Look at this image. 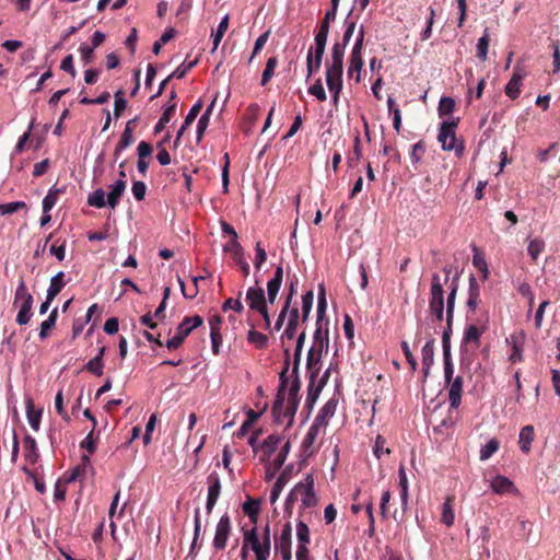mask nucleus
Here are the masks:
<instances>
[{"mask_svg":"<svg viewBox=\"0 0 560 560\" xmlns=\"http://www.w3.org/2000/svg\"><path fill=\"white\" fill-rule=\"evenodd\" d=\"M445 273L442 280L439 273H433L431 279L429 312L434 315L435 320L441 323L444 317V289L443 285L450 282L452 267L445 266L443 268Z\"/></svg>","mask_w":560,"mask_h":560,"instance_id":"nucleus-3","label":"nucleus"},{"mask_svg":"<svg viewBox=\"0 0 560 560\" xmlns=\"http://www.w3.org/2000/svg\"><path fill=\"white\" fill-rule=\"evenodd\" d=\"M176 106H177L176 102H173L164 108L158 124L154 127V133L161 132L164 129L165 125L171 121V119L175 115Z\"/></svg>","mask_w":560,"mask_h":560,"instance_id":"nucleus-34","label":"nucleus"},{"mask_svg":"<svg viewBox=\"0 0 560 560\" xmlns=\"http://www.w3.org/2000/svg\"><path fill=\"white\" fill-rule=\"evenodd\" d=\"M259 279L255 280V287H249L246 291V302L249 310L257 311L267 305L268 299L265 296V291L259 287Z\"/></svg>","mask_w":560,"mask_h":560,"instance_id":"nucleus-13","label":"nucleus"},{"mask_svg":"<svg viewBox=\"0 0 560 560\" xmlns=\"http://www.w3.org/2000/svg\"><path fill=\"white\" fill-rule=\"evenodd\" d=\"M322 62H317L313 59V47L308 49L307 57H306V70H307V78L312 77L314 73H316L320 69Z\"/></svg>","mask_w":560,"mask_h":560,"instance_id":"nucleus-60","label":"nucleus"},{"mask_svg":"<svg viewBox=\"0 0 560 560\" xmlns=\"http://www.w3.org/2000/svg\"><path fill=\"white\" fill-rule=\"evenodd\" d=\"M202 109V102L198 101L196 104L192 105L190 108L188 115L186 116L184 120V128H189L190 125L195 121L197 116L200 114Z\"/></svg>","mask_w":560,"mask_h":560,"instance_id":"nucleus-59","label":"nucleus"},{"mask_svg":"<svg viewBox=\"0 0 560 560\" xmlns=\"http://www.w3.org/2000/svg\"><path fill=\"white\" fill-rule=\"evenodd\" d=\"M361 158H362L361 140H360L359 132H357V135L354 137V143H353V152L348 155L347 163L350 167H353L361 160Z\"/></svg>","mask_w":560,"mask_h":560,"instance_id":"nucleus-45","label":"nucleus"},{"mask_svg":"<svg viewBox=\"0 0 560 560\" xmlns=\"http://www.w3.org/2000/svg\"><path fill=\"white\" fill-rule=\"evenodd\" d=\"M454 410L448 408L447 415L440 421L439 424L433 427V432L441 435H450V430L456 424L457 418L454 416Z\"/></svg>","mask_w":560,"mask_h":560,"instance_id":"nucleus-28","label":"nucleus"},{"mask_svg":"<svg viewBox=\"0 0 560 560\" xmlns=\"http://www.w3.org/2000/svg\"><path fill=\"white\" fill-rule=\"evenodd\" d=\"M455 109V101L450 96L441 97L438 106L440 117L451 115Z\"/></svg>","mask_w":560,"mask_h":560,"instance_id":"nucleus-47","label":"nucleus"},{"mask_svg":"<svg viewBox=\"0 0 560 560\" xmlns=\"http://www.w3.org/2000/svg\"><path fill=\"white\" fill-rule=\"evenodd\" d=\"M526 72L521 67H515L513 74L505 85L504 92L511 100L518 97L521 93L522 81L525 78Z\"/></svg>","mask_w":560,"mask_h":560,"instance_id":"nucleus-17","label":"nucleus"},{"mask_svg":"<svg viewBox=\"0 0 560 560\" xmlns=\"http://www.w3.org/2000/svg\"><path fill=\"white\" fill-rule=\"evenodd\" d=\"M223 250L232 254V258L238 265L243 276L247 277L249 275V265L244 258V249L238 241L231 240L224 245Z\"/></svg>","mask_w":560,"mask_h":560,"instance_id":"nucleus-15","label":"nucleus"},{"mask_svg":"<svg viewBox=\"0 0 560 560\" xmlns=\"http://www.w3.org/2000/svg\"><path fill=\"white\" fill-rule=\"evenodd\" d=\"M308 93L314 95L320 102H325L327 100V95L320 79H317L316 82L310 86Z\"/></svg>","mask_w":560,"mask_h":560,"instance_id":"nucleus-58","label":"nucleus"},{"mask_svg":"<svg viewBox=\"0 0 560 560\" xmlns=\"http://www.w3.org/2000/svg\"><path fill=\"white\" fill-rule=\"evenodd\" d=\"M61 190L58 188H50L48 194L43 199V212H49L56 205Z\"/></svg>","mask_w":560,"mask_h":560,"instance_id":"nucleus-46","label":"nucleus"},{"mask_svg":"<svg viewBox=\"0 0 560 560\" xmlns=\"http://www.w3.org/2000/svg\"><path fill=\"white\" fill-rule=\"evenodd\" d=\"M85 370L90 373L101 376L103 374L104 363L100 361V358H93L85 364Z\"/></svg>","mask_w":560,"mask_h":560,"instance_id":"nucleus-61","label":"nucleus"},{"mask_svg":"<svg viewBox=\"0 0 560 560\" xmlns=\"http://www.w3.org/2000/svg\"><path fill=\"white\" fill-rule=\"evenodd\" d=\"M281 442V436L277 434H270L267 436V439L262 442L261 448L264 452L265 457L262 460L269 459V457L276 452L279 443Z\"/></svg>","mask_w":560,"mask_h":560,"instance_id":"nucleus-36","label":"nucleus"},{"mask_svg":"<svg viewBox=\"0 0 560 560\" xmlns=\"http://www.w3.org/2000/svg\"><path fill=\"white\" fill-rule=\"evenodd\" d=\"M290 447H291L290 442L287 441L284 443V445L281 447V450L279 451V453L277 454V456L275 457V459L272 462V466H275V471L280 470V468L284 464V462L288 457V454L290 452Z\"/></svg>","mask_w":560,"mask_h":560,"instance_id":"nucleus-54","label":"nucleus"},{"mask_svg":"<svg viewBox=\"0 0 560 560\" xmlns=\"http://www.w3.org/2000/svg\"><path fill=\"white\" fill-rule=\"evenodd\" d=\"M242 296V291L238 292L237 294V299L234 300L232 298L228 299L223 305H222V311L223 312H226L229 310H233L235 311L236 313H242L243 310H244V306L240 300V298Z\"/></svg>","mask_w":560,"mask_h":560,"instance_id":"nucleus-55","label":"nucleus"},{"mask_svg":"<svg viewBox=\"0 0 560 560\" xmlns=\"http://www.w3.org/2000/svg\"><path fill=\"white\" fill-rule=\"evenodd\" d=\"M229 27V15H225L218 25L215 34H213V47L212 52L217 50L220 42L222 40L226 30Z\"/></svg>","mask_w":560,"mask_h":560,"instance_id":"nucleus-49","label":"nucleus"},{"mask_svg":"<svg viewBox=\"0 0 560 560\" xmlns=\"http://www.w3.org/2000/svg\"><path fill=\"white\" fill-rule=\"evenodd\" d=\"M450 292L446 301V328L444 334L452 335L453 317L455 310V300L458 290V276H455L450 283Z\"/></svg>","mask_w":560,"mask_h":560,"instance_id":"nucleus-14","label":"nucleus"},{"mask_svg":"<svg viewBox=\"0 0 560 560\" xmlns=\"http://www.w3.org/2000/svg\"><path fill=\"white\" fill-rule=\"evenodd\" d=\"M203 323V319L199 315L194 316H186L182 323L176 327V334L185 340L186 337L189 336V334L196 329L197 327L201 326Z\"/></svg>","mask_w":560,"mask_h":560,"instance_id":"nucleus-22","label":"nucleus"},{"mask_svg":"<svg viewBox=\"0 0 560 560\" xmlns=\"http://www.w3.org/2000/svg\"><path fill=\"white\" fill-rule=\"evenodd\" d=\"M349 16H350V14L347 16V19L343 22L345 32L342 35V42L341 43L336 42L334 44V46L331 48L330 60H334L335 52L337 51L339 54L338 56H339L340 62L343 63L345 49H346L347 45L349 44V42L354 33L355 26H357L355 21L350 20Z\"/></svg>","mask_w":560,"mask_h":560,"instance_id":"nucleus-12","label":"nucleus"},{"mask_svg":"<svg viewBox=\"0 0 560 560\" xmlns=\"http://www.w3.org/2000/svg\"><path fill=\"white\" fill-rule=\"evenodd\" d=\"M337 405L338 400L334 397L327 400L326 404L318 411L314 422L322 428H326L328 425L330 418H332V416L336 412Z\"/></svg>","mask_w":560,"mask_h":560,"instance_id":"nucleus-20","label":"nucleus"},{"mask_svg":"<svg viewBox=\"0 0 560 560\" xmlns=\"http://www.w3.org/2000/svg\"><path fill=\"white\" fill-rule=\"evenodd\" d=\"M292 526L288 522L284 524L279 537L275 538V548L277 551L291 550Z\"/></svg>","mask_w":560,"mask_h":560,"instance_id":"nucleus-26","label":"nucleus"},{"mask_svg":"<svg viewBox=\"0 0 560 560\" xmlns=\"http://www.w3.org/2000/svg\"><path fill=\"white\" fill-rule=\"evenodd\" d=\"M364 66L362 59V50H351L349 67H348V77L350 79H354L355 83L361 81V70Z\"/></svg>","mask_w":560,"mask_h":560,"instance_id":"nucleus-21","label":"nucleus"},{"mask_svg":"<svg viewBox=\"0 0 560 560\" xmlns=\"http://www.w3.org/2000/svg\"><path fill=\"white\" fill-rule=\"evenodd\" d=\"M284 368L279 375L280 384L272 406V416L275 422L278 424H282L285 420H288L287 427L289 428L293 424L294 416L300 404L299 392L301 388V382L298 376V373L293 374L295 377L291 382L287 398V405L284 407L285 392L289 383L287 373L289 371L290 365V349H284Z\"/></svg>","mask_w":560,"mask_h":560,"instance_id":"nucleus-1","label":"nucleus"},{"mask_svg":"<svg viewBox=\"0 0 560 560\" xmlns=\"http://www.w3.org/2000/svg\"><path fill=\"white\" fill-rule=\"evenodd\" d=\"M459 118L443 121L439 129L438 141L444 151H455L456 156L460 158L465 151V144L463 141L457 142L456 128L458 126Z\"/></svg>","mask_w":560,"mask_h":560,"instance_id":"nucleus-4","label":"nucleus"},{"mask_svg":"<svg viewBox=\"0 0 560 560\" xmlns=\"http://www.w3.org/2000/svg\"><path fill=\"white\" fill-rule=\"evenodd\" d=\"M277 66H278L277 57H270L267 60L266 68H265L264 72H262V75H261V82H260L261 85H266L271 80V78L275 74V69H276Z\"/></svg>","mask_w":560,"mask_h":560,"instance_id":"nucleus-52","label":"nucleus"},{"mask_svg":"<svg viewBox=\"0 0 560 560\" xmlns=\"http://www.w3.org/2000/svg\"><path fill=\"white\" fill-rule=\"evenodd\" d=\"M448 385V401L451 409H458L462 404L464 378L457 375Z\"/></svg>","mask_w":560,"mask_h":560,"instance_id":"nucleus-18","label":"nucleus"},{"mask_svg":"<svg viewBox=\"0 0 560 560\" xmlns=\"http://www.w3.org/2000/svg\"><path fill=\"white\" fill-rule=\"evenodd\" d=\"M283 281V268L279 265L273 273V277L267 282V299L270 304H273L280 291Z\"/></svg>","mask_w":560,"mask_h":560,"instance_id":"nucleus-19","label":"nucleus"},{"mask_svg":"<svg viewBox=\"0 0 560 560\" xmlns=\"http://www.w3.org/2000/svg\"><path fill=\"white\" fill-rule=\"evenodd\" d=\"M336 51L334 60L326 61V84L331 94H340L342 90L343 63Z\"/></svg>","mask_w":560,"mask_h":560,"instance_id":"nucleus-6","label":"nucleus"},{"mask_svg":"<svg viewBox=\"0 0 560 560\" xmlns=\"http://www.w3.org/2000/svg\"><path fill=\"white\" fill-rule=\"evenodd\" d=\"M196 65H197V59L189 61L187 63L184 62L173 71L171 77L176 78V79H183L187 74V72L190 71Z\"/></svg>","mask_w":560,"mask_h":560,"instance_id":"nucleus-64","label":"nucleus"},{"mask_svg":"<svg viewBox=\"0 0 560 560\" xmlns=\"http://www.w3.org/2000/svg\"><path fill=\"white\" fill-rule=\"evenodd\" d=\"M242 530L244 536L241 549L242 560H247L249 550H252L257 557V550H264L259 545V535L257 527H253L252 529L243 528Z\"/></svg>","mask_w":560,"mask_h":560,"instance_id":"nucleus-10","label":"nucleus"},{"mask_svg":"<svg viewBox=\"0 0 560 560\" xmlns=\"http://www.w3.org/2000/svg\"><path fill=\"white\" fill-rule=\"evenodd\" d=\"M126 179H118L112 187L110 191L107 194V205L115 209L119 203L121 196L126 190Z\"/></svg>","mask_w":560,"mask_h":560,"instance_id":"nucleus-27","label":"nucleus"},{"mask_svg":"<svg viewBox=\"0 0 560 560\" xmlns=\"http://www.w3.org/2000/svg\"><path fill=\"white\" fill-rule=\"evenodd\" d=\"M489 316L486 313L483 319H478L475 324L468 325L464 330L463 343H474L480 346V337L488 328Z\"/></svg>","mask_w":560,"mask_h":560,"instance_id":"nucleus-9","label":"nucleus"},{"mask_svg":"<svg viewBox=\"0 0 560 560\" xmlns=\"http://www.w3.org/2000/svg\"><path fill=\"white\" fill-rule=\"evenodd\" d=\"M57 318H58V308L55 307L50 312V314L47 317V319H45L40 324V331H39V338L40 339H46L48 337L49 330L55 327Z\"/></svg>","mask_w":560,"mask_h":560,"instance_id":"nucleus-40","label":"nucleus"},{"mask_svg":"<svg viewBox=\"0 0 560 560\" xmlns=\"http://www.w3.org/2000/svg\"><path fill=\"white\" fill-rule=\"evenodd\" d=\"M535 439L534 427L528 424L521 429L518 435L520 448L523 453L528 454L532 450V443Z\"/></svg>","mask_w":560,"mask_h":560,"instance_id":"nucleus-29","label":"nucleus"},{"mask_svg":"<svg viewBox=\"0 0 560 560\" xmlns=\"http://www.w3.org/2000/svg\"><path fill=\"white\" fill-rule=\"evenodd\" d=\"M127 107V101L124 98V92L121 90L115 93V106H114V115L116 118L120 117L122 112Z\"/></svg>","mask_w":560,"mask_h":560,"instance_id":"nucleus-56","label":"nucleus"},{"mask_svg":"<svg viewBox=\"0 0 560 560\" xmlns=\"http://www.w3.org/2000/svg\"><path fill=\"white\" fill-rule=\"evenodd\" d=\"M314 302V292L312 290H308L302 295V315L301 319L302 323H305L308 319L310 313L313 307Z\"/></svg>","mask_w":560,"mask_h":560,"instance_id":"nucleus-44","label":"nucleus"},{"mask_svg":"<svg viewBox=\"0 0 560 560\" xmlns=\"http://www.w3.org/2000/svg\"><path fill=\"white\" fill-rule=\"evenodd\" d=\"M292 470H293V465H289L280 472L279 477L277 478V480L270 491V502L271 503H275L278 500L282 489L288 483V481L291 479Z\"/></svg>","mask_w":560,"mask_h":560,"instance_id":"nucleus-23","label":"nucleus"},{"mask_svg":"<svg viewBox=\"0 0 560 560\" xmlns=\"http://www.w3.org/2000/svg\"><path fill=\"white\" fill-rule=\"evenodd\" d=\"M65 272L63 271H59L58 273H56L51 279H50V284H49V288L47 290V299L48 301H54L55 298L61 292V290L65 288L66 285V281H65Z\"/></svg>","mask_w":560,"mask_h":560,"instance_id":"nucleus-31","label":"nucleus"},{"mask_svg":"<svg viewBox=\"0 0 560 560\" xmlns=\"http://www.w3.org/2000/svg\"><path fill=\"white\" fill-rule=\"evenodd\" d=\"M232 533L231 518L228 513L223 514L215 528V535L213 538V548L215 550H224Z\"/></svg>","mask_w":560,"mask_h":560,"instance_id":"nucleus-7","label":"nucleus"},{"mask_svg":"<svg viewBox=\"0 0 560 560\" xmlns=\"http://www.w3.org/2000/svg\"><path fill=\"white\" fill-rule=\"evenodd\" d=\"M314 483L315 481L312 474H307L302 481L296 483V491H299V497L301 495L303 508H313L317 504Z\"/></svg>","mask_w":560,"mask_h":560,"instance_id":"nucleus-8","label":"nucleus"},{"mask_svg":"<svg viewBox=\"0 0 560 560\" xmlns=\"http://www.w3.org/2000/svg\"><path fill=\"white\" fill-rule=\"evenodd\" d=\"M207 483H208V494H207V503H206V510L207 513L210 514L217 504V501L221 493V480L219 477V474L215 471H212L207 477Z\"/></svg>","mask_w":560,"mask_h":560,"instance_id":"nucleus-11","label":"nucleus"},{"mask_svg":"<svg viewBox=\"0 0 560 560\" xmlns=\"http://www.w3.org/2000/svg\"><path fill=\"white\" fill-rule=\"evenodd\" d=\"M26 209V203L24 201H13L8 203H0V214H12L20 210Z\"/></svg>","mask_w":560,"mask_h":560,"instance_id":"nucleus-53","label":"nucleus"},{"mask_svg":"<svg viewBox=\"0 0 560 560\" xmlns=\"http://www.w3.org/2000/svg\"><path fill=\"white\" fill-rule=\"evenodd\" d=\"M131 191L137 201H142L145 197L147 185L141 180H135L131 187Z\"/></svg>","mask_w":560,"mask_h":560,"instance_id":"nucleus-62","label":"nucleus"},{"mask_svg":"<svg viewBox=\"0 0 560 560\" xmlns=\"http://www.w3.org/2000/svg\"><path fill=\"white\" fill-rule=\"evenodd\" d=\"M329 337L325 336L320 330H315L313 335V343L307 351L306 371L311 378V392L318 373L322 370V357L328 352Z\"/></svg>","mask_w":560,"mask_h":560,"instance_id":"nucleus-2","label":"nucleus"},{"mask_svg":"<svg viewBox=\"0 0 560 560\" xmlns=\"http://www.w3.org/2000/svg\"><path fill=\"white\" fill-rule=\"evenodd\" d=\"M491 488L495 493L503 494L514 490V483L504 476H497L491 481Z\"/></svg>","mask_w":560,"mask_h":560,"instance_id":"nucleus-33","label":"nucleus"},{"mask_svg":"<svg viewBox=\"0 0 560 560\" xmlns=\"http://www.w3.org/2000/svg\"><path fill=\"white\" fill-rule=\"evenodd\" d=\"M329 375H330V368H328L323 376L317 381L314 382L313 384V387H312V392H311V378H308V386H307V397H306V402L310 404V405H313L316 399L318 398L323 387L325 386V384L327 383L328 378H329Z\"/></svg>","mask_w":560,"mask_h":560,"instance_id":"nucleus-25","label":"nucleus"},{"mask_svg":"<svg viewBox=\"0 0 560 560\" xmlns=\"http://www.w3.org/2000/svg\"><path fill=\"white\" fill-rule=\"evenodd\" d=\"M135 141L133 133L128 131H122L120 139L114 150V158L117 160L120 155V153L130 147Z\"/></svg>","mask_w":560,"mask_h":560,"instance_id":"nucleus-43","label":"nucleus"},{"mask_svg":"<svg viewBox=\"0 0 560 560\" xmlns=\"http://www.w3.org/2000/svg\"><path fill=\"white\" fill-rule=\"evenodd\" d=\"M545 249V242L541 238H534L527 246V253L530 258L536 261L540 253Z\"/></svg>","mask_w":560,"mask_h":560,"instance_id":"nucleus-50","label":"nucleus"},{"mask_svg":"<svg viewBox=\"0 0 560 560\" xmlns=\"http://www.w3.org/2000/svg\"><path fill=\"white\" fill-rule=\"evenodd\" d=\"M255 253H256V255H255L254 266H255L256 271H259L262 264L267 260V253H266L265 248L261 246L260 242L256 243Z\"/></svg>","mask_w":560,"mask_h":560,"instance_id":"nucleus-57","label":"nucleus"},{"mask_svg":"<svg viewBox=\"0 0 560 560\" xmlns=\"http://www.w3.org/2000/svg\"><path fill=\"white\" fill-rule=\"evenodd\" d=\"M306 340V332L303 330L296 338V345L294 350V360H293V368H292V374H296L299 372L301 357H302V350L304 342Z\"/></svg>","mask_w":560,"mask_h":560,"instance_id":"nucleus-37","label":"nucleus"},{"mask_svg":"<svg viewBox=\"0 0 560 560\" xmlns=\"http://www.w3.org/2000/svg\"><path fill=\"white\" fill-rule=\"evenodd\" d=\"M434 348H435V339L430 335L428 341L422 347L421 350V361L422 365H433L434 362Z\"/></svg>","mask_w":560,"mask_h":560,"instance_id":"nucleus-35","label":"nucleus"},{"mask_svg":"<svg viewBox=\"0 0 560 560\" xmlns=\"http://www.w3.org/2000/svg\"><path fill=\"white\" fill-rule=\"evenodd\" d=\"M254 325H252V329L247 334V341L254 345L257 349H265L268 345V337L254 329Z\"/></svg>","mask_w":560,"mask_h":560,"instance_id":"nucleus-38","label":"nucleus"},{"mask_svg":"<svg viewBox=\"0 0 560 560\" xmlns=\"http://www.w3.org/2000/svg\"><path fill=\"white\" fill-rule=\"evenodd\" d=\"M296 536L299 541L298 546L307 547L310 544V529L308 526L302 521L296 524Z\"/></svg>","mask_w":560,"mask_h":560,"instance_id":"nucleus-51","label":"nucleus"},{"mask_svg":"<svg viewBox=\"0 0 560 560\" xmlns=\"http://www.w3.org/2000/svg\"><path fill=\"white\" fill-rule=\"evenodd\" d=\"M26 417L31 428L38 431L40 427L42 410H36L32 399L26 401Z\"/></svg>","mask_w":560,"mask_h":560,"instance_id":"nucleus-32","label":"nucleus"},{"mask_svg":"<svg viewBox=\"0 0 560 560\" xmlns=\"http://www.w3.org/2000/svg\"><path fill=\"white\" fill-rule=\"evenodd\" d=\"M85 474H86V471H85L84 467L77 466L70 472L66 474L62 479L67 483H70L75 480H81L82 478H84Z\"/></svg>","mask_w":560,"mask_h":560,"instance_id":"nucleus-63","label":"nucleus"},{"mask_svg":"<svg viewBox=\"0 0 560 560\" xmlns=\"http://www.w3.org/2000/svg\"><path fill=\"white\" fill-rule=\"evenodd\" d=\"M33 301V295L28 292L24 280L21 279L14 294V305L20 306L16 315L19 325H26L31 320Z\"/></svg>","mask_w":560,"mask_h":560,"instance_id":"nucleus-5","label":"nucleus"},{"mask_svg":"<svg viewBox=\"0 0 560 560\" xmlns=\"http://www.w3.org/2000/svg\"><path fill=\"white\" fill-rule=\"evenodd\" d=\"M489 43H490L489 31H488V28H486L483 31L482 36L478 39V43H477V57L481 61H486L488 58Z\"/></svg>","mask_w":560,"mask_h":560,"instance_id":"nucleus-42","label":"nucleus"},{"mask_svg":"<svg viewBox=\"0 0 560 560\" xmlns=\"http://www.w3.org/2000/svg\"><path fill=\"white\" fill-rule=\"evenodd\" d=\"M500 447V441L495 438L488 441L487 444L481 446L479 458L480 460L485 462L488 460L494 453L498 452Z\"/></svg>","mask_w":560,"mask_h":560,"instance_id":"nucleus-41","label":"nucleus"},{"mask_svg":"<svg viewBox=\"0 0 560 560\" xmlns=\"http://www.w3.org/2000/svg\"><path fill=\"white\" fill-rule=\"evenodd\" d=\"M453 500V497H447L442 505L441 522L446 526H452L454 524V512L452 506Z\"/></svg>","mask_w":560,"mask_h":560,"instance_id":"nucleus-39","label":"nucleus"},{"mask_svg":"<svg viewBox=\"0 0 560 560\" xmlns=\"http://www.w3.org/2000/svg\"><path fill=\"white\" fill-rule=\"evenodd\" d=\"M326 307H327V302H326L325 289H324V285L320 284L319 293H318V301H317V318H316V329L315 330H320L323 334H325V336L329 337V329H328L329 320L325 317Z\"/></svg>","mask_w":560,"mask_h":560,"instance_id":"nucleus-16","label":"nucleus"},{"mask_svg":"<svg viewBox=\"0 0 560 560\" xmlns=\"http://www.w3.org/2000/svg\"><path fill=\"white\" fill-rule=\"evenodd\" d=\"M88 203L89 206L95 207V208H104L107 203V200H105V192L102 188H98L94 190L92 194L88 197Z\"/></svg>","mask_w":560,"mask_h":560,"instance_id":"nucleus-48","label":"nucleus"},{"mask_svg":"<svg viewBox=\"0 0 560 560\" xmlns=\"http://www.w3.org/2000/svg\"><path fill=\"white\" fill-rule=\"evenodd\" d=\"M23 446L25 460L34 465L39 458L36 440L27 434L23 440Z\"/></svg>","mask_w":560,"mask_h":560,"instance_id":"nucleus-30","label":"nucleus"},{"mask_svg":"<svg viewBox=\"0 0 560 560\" xmlns=\"http://www.w3.org/2000/svg\"><path fill=\"white\" fill-rule=\"evenodd\" d=\"M299 319H300L299 308H298V306H293L290 310L287 326L280 337L282 342H284L285 339L292 340L295 337L298 326H299Z\"/></svg>","mask_w":560,"mask_h":560,"instance_id":"nucleus-24","label":"nucleus"}]
</instances>
